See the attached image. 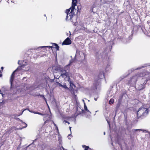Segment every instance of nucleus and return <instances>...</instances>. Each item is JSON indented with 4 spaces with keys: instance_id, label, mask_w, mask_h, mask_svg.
Wrapping results in <instances>:
<instances>
[{
    "instance_id": "6",
    "label": "nucleus",
    "mask_w": 150,
    "mask_h": 150,
    "mask_svg": "<svg viewBox=\"0 0 150 150\" xmlns=\"http://www.w3.org/2000/svg\"><path fill=\"white\" fill-rule=\"evenodd\" d=\"M19 67H18L17 69H16V70H15L12 73V75H11V79L10 80V82L11 83V84H12V82L13 80L14 76V74L19 69Z\"/></svg>"
},
{
    "instance_id": "4",
    "label": "nucleus",
    "mask_w": 150,
    "mask_h": 150,
    "mask_svg": "<svg viewBox=\"0 0 150 150\" xmlns=\"http://www.w3.org/2000/svg\"><path fill=\"white\" fill-rule=\"evenodd\" d=\"M71 41L69 38H66L62 42V45H69L71 44Z\"/></svg>"
},
{
    "instance_id": "20",
    "label": "nucleus",
    "mask_w": 150,
    "mask_h": 150,
    "mask_svg": "<svg viewBox=\"0 0 150 150\" xmlns=\"http://www.w3.org/2000/svg\"><path fill=\"white\" fill-rule=\"evenodd\" d=\"M61 149V150H67V149H65L63 146H62Z\"/></svg>"
},
{
    "instance_id": "30",
    "label": "nucleus",
    "mask_w": 150,
    "mask_h": 150,
    "mask_svg": "<svg viewBox=\"0 0 150 150\" xmlns=\"http://www.w3.org/2000/svg\"><path fill=\"white\" fill-rule=\"evenodd\" d=\"M104 135H105V132H104Z\"/></svg>"
},
{
    "instance_id": "29",
    "label": "nucleus",
    "mask_w": 150,
    "mask_h": 150,
    "mask_svg": "<svg viewBox=\"0 0 150 150\" xmlns=\"http://www.w3.org/2000/svg\"><path fill=\"white\" fill-rule=\"evenodd\" d=\"M67 123L68 124H69V122H67Z\"/></svg>"
},
{
    "instance_id": "31",
    "label": "nucleus",
    "mask_w": 150,
    "mask_h": 150,
    "mask_svg": "<svg viewBox=\"0 0 150 150\" xmlns=\"http://www.w3.org/2000/svg\"><path fill=\"white\" fill-rule=\"evenodd\" d=\"M140 69V68H137L136 69Z\"/></svg>"
},
{
    "instance_id": "24",
    "label": "nucleus",
    "mask_w": 150,
    "mask_h": 150,
    "mask_svg": "<svg viewBox=\"0 0 150 150\" xmlns=\"http://www.w3.org/2000/svg\"><path fill=\"white\" fill-rule=\"evenodd\" d=\"M71 127H69V129L71 131Z\"/></svg>"
},
{
    "instance_id": "26",
    "label": "nucleus",
    "mask_w": 150,
    "mask_h": 150,
    "mask_svg": "<svg viewBox=\"0 0 150 150\" xmlns=\"http://www.w3.org/2000/svg\"><path fill=\"white\" fill-rule=\"evenodd\" d=\"M29 112H32V111H30V110H29Z\"/></svg>"
},
{
    "instance_id": "10",
    "label": "nucleus",
    "mask_w": 150,
    "mask_h": 150,
    "mask_svg": "<svg viewBox=\"0 0 150 150\" xmlns=\"http://www.w3.org/2000/svg\"><path fill=\"white\" fill-rule=\"evenodd\" d=\"M134 132V131H142L143 132H147L148 131L146 130L142 129H134L132 130Z\"/></svg>"
},
{
    "instance_id": "5",
    "label": "nucleus",
    "mask_w": 150,
    "mask_h": 150,
    "mask_svg": "<svg viewBox=\"0 0 150 150\" xmlns=\"http://www.w3.org/2000/svg\"><path fill=\"white\" fill-rule=\"evenodd\" d=\"M138 76H133L131 79L130 82H129V83H135L136 82L138 79Z\"/></svg>"
},
{
    "instance_id": "28",
    "label": "nucleus",
    "mask_w": 150,
    "mask_h": 150,
    "mask_svg": "<svg viewBox=\"0 0 150 150\" xmlns=\"http://www.w3.org/2000/svg\"><path fill=\"white\" fill-rule=\"evenodd\" d=\"M0 93H1V94H2V93H1V91L0 90Z\"/></svg>"
},
{
    "instance_id": "15",
    "label": "nucleus",
    "mask_w": 150,
    "mask_h": 150,
    "mask_svg": "<svg viewBox=\"0 0 150 150\" xmlns=\"http://www.w3.org/2000/svg\"><path fill=\"white\" fill-rule=\"evenodd\" d=\"M68 82H69V83L70 84V87L73 88V87L74 86V84L72 83L71 81H70V80H69V81H68Z\"/></svg>"
},
{
    "instance_id": "32",
    "label": "nucleus",
    "mask_w": 150,
    "mask_h": 150,
    "mask_svg": "<svg viewBox=\"0 0 150 150\" xmlns=\"http://www.w3.org/2000/svg\"><path fill=\"white\" fill-rule=\"evenodd\" d=\"M69 32L70 33V35H71V34L70 32V31H69Z\"/></svg>"
},
{
    "instance_id": "1",
    "label": "nucleus",
    "mask_w": 150,
    "mask_h": 150,
    "mask_svg": "<svg viewBox=\"0 0 150 150\" xmlns=\"http://www.w3.org/2000/svg\"><path fill=\"white\" fill-rule=\"evenodd\" d=\"M77 0H72V6L69 9L66 10V13H67L66 20H71L74 14V10L75 6L76 5V3Z\"/></svg>"
},
{
    "instance_id": "8",
    "label": "nucleus",
    "mask_w": 150,
    "mask_h": 150,
    "mask_svg": "<svg viewBox=\"0 0 150 150\" xmlns=\"http://www.w3.org/2000/svg\"><path fill=\"white\" fill-rule=\"evenodd\" d=\"M57 83H58V85L59 86H61L63 88H65V89H68V87H67V86L65 85V84H64V85H62L59 83L57 82Z\"/></svg>"
},
{
    "instance_id": "13",
    "label": "nucleus",
    "mask_w": 150,
    "mask_h": 150,
    "mask_svg": "<svg viewBox=\"0 0 150 150\" xmlns=\"http://www.w3.org/2000/svg\"><path fill=\"white\" fill-rule=\"evenodd\" d=\"M22 126H23V127L20 129H21L22 128H23L26 127H27V125L26 123H25V122H23L22 123Z\"/></svg>"
},
{
    "instance_id": "22",
    "label": "nucleus",
    "mask_w": 150,
    "mask_h": 150,
    "mask_svg": "<svg viewBox=\"0 0 150 150\" xmlns=\"http://www.w3.org/2000/svg\"><path fill=\"white\" fill-rule=\"evenodd\" d=\"M67 121H65V120H64V122H65V123H67Z\"/></svg>"
},
{
    "instance_id": "2",
    "label": "nucleus",
    "mask_w": 150,
    "mask_h": 150,
    "mask_svg": "<svg viewBox=\"0 0 150 150\" xmlns=\"http://www.w3.org/2000/svg\"><path fill=\"white\" fill-rule=\"evenodd\" d=\"M57 68V70L60 71V76L64 78L66 81H69L70 79V77L71 76V74L65 70H63V69L61 68L60 65H58Z\"/></svg>"
},
{
    "instance_id": "14",
    "label": "nucleus",
    "mask_w": 150,
    "mask_h": 150,
    "mask_svg": "<svg viewBox=\"0 0 150 150\" xmlns=\"http://www.w3.org/2000/svg\"><path fill=\"white\" fill-rule=\"evenodd\" d=\"M32 113H33L35 114H39V115H42V116L45 115V114H42L41 113H40L38 112H35L34 111H33L32 112Z\"/></svg>"
},
{
    "instance_id": "3",
    "label": "nucleus",
    "mask_w": 150,
    "mask_h": 150,
    "mask_svg": "<svg viewBox=\"0 0 150 150\" xmlns=\"http://www.w3.org/2000/svg\"><path fill=\"white\" fill-rule=\"evenodd\" d=\"M149 110L148 108H145L144 105L140 108L137 112V116L140 117L141 116H146L148 113Z\"/></svg>"
},
{
    "instance_id": "19",
    "label": "nucleus",
    "mask_w": 150,
    "mask_h": 150,
    "mask_svg": "<svg viewBox=\"0 0 150 150\" xmlns=\"http://www.w3.org/2000/svg\"><path fill=\"white\" fill-rule=\"evenodd\" d=\"M45 47H50V48H52V47L50 46H42V47H41V48H44Z\"/></svg>"
},
{
    "instance_id": "17",
    "label": "nucleus",
    "mask_w": 150,
    "mask_h": 150,
    "mask_svg": "<svg viewBox=\"0 0 150 150\" xmlns=\"http://www.w3.org/2000/svg\"><path fill=\"white\" fill-rule=\"evenodd\" d=\"M114 102V100L113 99H110L109 101V103L110 104H112Z\"/></svg>"
},
{
    "instance_id": "25",
    "label": "nucleus",
    "mask_w": 150,
    "mask_h": 150,
    "mask_svg": "<svg viewBox=\"0 0 150 150\" xmlns=\"http://www.w3.org/2000/svg\"><path fill=\"white\" fill-rule=\"evenodd\" d=\"M3 68H3V67H1V69L2 70H3Z\"/></svg>"
},
{
    "instance_id": "7",
    "label": "nucleus",
    "mask_w": 150,
    "mask_h": 150,
    "mask_svg": "<svg viewBox=\"0 0 150 150\" xmlns=\"http://www.w3.org/2000/svg\"><path fill=\"white\" fill-rule=\"evenodd\" d=\"M77 109L78 114H80L83 112V110L82 109H81L80 108L77 107Z\"/></svg>"
},
{
    "instance_id": "33",
    "label": "nucleus",
    "mask_w": 150,
    "mask_h": 150,
    "mask_svg": "<svg viewBox=\"0 0 150 150\" xmlns=\"http://www.w3.org/2000/svg\"><path fill=\"white\" fill-rule=\"evenodd\" d=\"M11 2H13V1H11Z\"/></svg>"
},
{
    "instance_id": "16",
    "label": "nucleus",
    "mask_w": 150,
    "mask_h": 150,
    "mask_svg": "<svg viewBox=\"0 0 150 150\" xmlns=\"http://www.w3.org/2000/svg\"><path fill=\"white\" fill-rule=\"evenodd\" d=\"M84 108L85 110H86L88 112H89V110L88 109L87 106L86 105V104L85 102L84 103Z\"/></svg>"
},
{
    "instance_id": "18",
    "label": "nucleus",
    "mask_w": 150,
    "mask_h": 150,
    "mask_svg": "<svg viewBox=\"0 0 150 150\" xmlns=\"http://www.w3.org/2000/svg\"><path fill=\"white\" fill-rule=\"evenodd\" d=\"M54 44L56 46V50H59V47L57 45V44Z\"/></svg>"
},
{
    "instance_id": "12",
    "label": "nucleus",
    "mask_w": 150,
    "mask_h": 150,
    "mask_svg": "<svg viewBox=\"0 0 150 150\" xmlns=\"http://www.w3.org/2000/svg\"><path fill=\"white\" fill-rule=\"evenodd\" d=\"M24 61L23 62L22 61L19 60L18 61V64L20 65H21V66H25V65L23 64Z\"/></svg>"
},
{
    "instance_id": "23",
    "label": "nucleus",
    "mask_w": 150,
    "mask_h": 150,
    "mask_svg": "<svg viewBox=\"0 0 150 150\" xmlns=\"http://www.w3.org/2000/svg\"><path fill=\"white\" fill-rule=\"evenodd\" d=\"M94 100H95L96 101V100H97V98H94Z\"/></svg>"
},
{
    "instance_id": "27",
    "label": "nucleus",
    "mask_w": 150,
    "mask_h": 150,
    "mask_svg": "<svg viewBox=\"0 0 150 150\" xmlns=\"http://www.w3.org/2000/svg\"><path fill=\"white\" fill-rule=\"evenodd\" d=\"M83 100V103H84V102H84V100H83H83Z\"/></svg>"
},
{
    "instance_id": "21",
    "label": "nucleus",
    "mask_w": 150,
    "mask_h": 150,
    "mask_svg": "<svg viewBox=\"0 0 150 150\" xmlns=\"http://www.w3.org/2000/svg\"><path fill=\"white\" fill-rule=\"evenodd\" d=\"M53 124H54V125L55 126H56V128H57V129L58 130V128H57V127L56 126V124L54 123V122H53Z\"/></svg>"
},
{
    "instance_id": "9",
    "label": "nucleus",
    "mask_w": 150,
    "mask_h": 150,
    "mask_svg": "<svg viewBox=\"0 0 150 150\" xmlns=\"http://www.w3.org/2000/svg\"><path fill=\"white\" fill-rule=\"evenodd\" d=\"M70 65V64H69L68 65L65 66L63 69V70H65L66 71L67 70H68L69 69Z\"/></svg>"
},
{
    "instance_id": "11",
    "label": "nucleus",
    "mask_w": 150,
    "mask_h": 150,
    "mask_svg": "<svg viewBox=\"0 0 150 150\" xmlns=\"http://www.w3.org/2000/svg\"><path fill=\"white\" fill-rule=\"evenodd\" d=\"M59 74L58 72H56L54 74V78H56V79H58L60 76L59 75H58V74ZM59 75L60 74H59Z\"/></svg>"
}]
</instances>
